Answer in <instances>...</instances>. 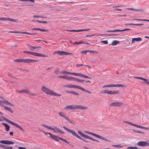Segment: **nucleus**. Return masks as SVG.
<instances>
[{
	"mask_svg": "<svg viewBox=\"0 0 149 149\" xmlns=\"http://www.w3.org/2000/svg\"><path fill=\"white\" fill-rule=\"evenodd\" d=\"M61 72L62 74H70L77 76L81 77H83L85 78L91 79V77L81 73H76L74 72H68L65 70H62V71L61 72Z\"/></svg>",
	"mask_w": 149,
	"mask_h": 149,
	"instance_id": "1",
	"label": "nucleus"
},
{
	"mask_svg": "<svg viewBox=\"0 0 149 149\" xmlns=\"http://www.w3.org/2000/svg\"><path fill=\"white\" fill-rule=\"evenodd\" d=\"M64 130H66L67 132L70 133H71L73 135L75 136L78 139H80L81 140H83L85 142L87 143L88 141L85 139H83L79 136L77 134H76L74 130H71L70 129L67 128L66 127L64 126L63 127Z\"/></svg>",
	"mask_w": 149,
	"mask_h": 149,
	"instance_id": "2",
	"label": "nucleus"
},
{
	"mask_svg": "<svg viewBox=\"0 0 149 149\" xmlns=\"http://www.w3.org/2000/svg\"><path fill=\"white\" fill-rule=\"evenodd\" d=\"M14 61L16 63L22 62L28 63H35L37 62V60L29 59H18L14 60Z\"/></svg>",
	"mask_w": 149,
	"mask_h": 149,
	"instance_id": "3",
	"label": "nucleus"
},
{
	"mask_svg": "<svg viewBox=\"0 0 149 149\" xmlns=\"http://www.w3.org/2000/svg\"><path fill=\"white\" fill-rule=\"evenodd\" d=\"M41 125L43 127H44L52 130L55 133H58L63 134H64V133L63 131L56 127L55 126L54 128H52L51 127L48 126L47 125L43 124H42Z\"/></svg>",
	"mask_w": 149,
	"mask_h": 149,
	"instance_id": "4",
	"label": "nucleus"
},
{
	"mask_svg": "<svg viewBox=\"0 0 149 149\" xmlns=\"http://www.w3.org/2000/svg\"><path fill=\"white\" fill-rule=\"evenodd\" d=\"M63 87H68L69 88H77L80 90H81L82 91L86 92L90 94H91V93L89 91H88L84 88L81 87L77 86L75 85H72V84H68L66 85L63 86Z\"/></svg>",
	"mask_w": 149,
	"mask_h": 149,
	"instance_id": "5",
	"label": "nucleus"
},
{
	"mask_svg": "<svg viewBox=\"0 0 149 149\" xmlns=\"http://www.w3.org/2000/svg\"><path fill=\"white\" fill-rule=\"evenodd\" d=\"M78 134H79L82 137L84 138L85 139H89L92 140L94 141L97 142H99V141L95 139L92 138H91V137L89 136H87L85 134L81 132L80 131H78Z\"/></svg>",
	"mask_w": 149,
	"mask_h": 149,
	"instance_id": "6",
	"label": "nucleus"
},
{
	"mask_svg": "<svg viewBox=\"0 0 149 149\" xmlns=\"http://www.w3.org/2000/svg\"><path fill=\"white\" fill-rule=\"evenodd\" d=\"M41 90L46 94L50 95H52L53 92V91L45 86L42 87Z\"/></svg>",
	"mask_w": 149,
	"mask_h": 149,
	"instance_id": "7",
	"label": "nucleus"
},
{
	"mask_svg": "<svg viewBox=\"0 0 149 149\" xmlns=\"http://www.w3.org/2000/svg\"><path fill=\"white\" fill-rule=\"evenodd\" d=\"M58 114L61 117H62L65 118L67 120L70 122V123L72 124H74V121L70 120L66 116V115L63 112H59L58 113Z\"/></svg>",
	"mask_w": 149,
	"mask_h": 149,
	"instance_id": "8",
	"label": "nucleus"
},
{
	"mask_svg": "<svg viewBox=\"0 0 149 149\" xmlns=\"http://www.w3.org/2000/svg\"><path fill=\"white\" fill-rule=\"evenodd\" d=\"M137 145L141 146H149V143L146 141H140L138 142L137 143Z\"/></svg>",
	"mask_w": 149,
	"mask_h": 149,
	"instance_id": "9",
	"label": "nucleus"
},
{
	"mask_svg": "<svg viewBox=\"0 0 149 149\" xmlns=\"http://www.w3.org/2000/svg\"><path fill=\"white\" fill-rule=\"evenodd\" d=\"M123 104L120 102H112L110 104V106L120 107Z\"/></svg>",
	"mask_w": 149,
	"mask_h": 149,
	"instance_id": "10",
	"label": "nucleus"
},
{
	"mask_svg": "<svg viewBox=\"0 0 149 149\" xmlns=\"http://www.w3.org/2000/svg\"><path fill=\"white\" fill-rule=\"evenodd\" d=\"M75 109H80L82 110H85L88 108L87 107L83 106L81 105H75Z\"/></svg>",
	"mask_w": 149,
	"mask_h": 149,
	"instance_id": "11",
	"label": "nucleus"
},
{
	"mask_svg": "<svg viewBox=\"0 0 149 149\" xmlns=\"http://www.w3.org/2000/svg\"><path fill=\"white\" fill-rule=\"evenodd\" d=\"M0 143H1L8 145L13 144L14 143V142L8 140H1L0 141Z\"/></svg>",
	"mask_w": 149,
	"mask_h": 149,
	"instance_id": "12",
	"label": "nucleus"
},
{
	"mask_svg": "<svg viewBox=\"0 0 149 149\" xmlns=\"http://www.w3.org/2000/svg\"><path fill=\"white\" fill-rule=\"evenodd\" d=\"M75 105H68L65 107L64 108V109L66 110H67L70 109L74 110L75 109Z\"/></svg>",
	"mask_w": 149,
	"mask_h": 149,
	"instance_id": "13",
	"label": "nucleus"
},
{
	"mask_svg": "<svg viewBox=\"0 0 149 149\" xmlns=\"http://www.w3.org/2000/svg\"><path fill=\"white\" fill-rule=\"evenodd\" d=\"M49 134L50 135L51 138L53 139L56 140L57 141H59V140H58L57 139H59V138H60V137L56 136L54 134H52L51 133Z\"/></svg>",
	"mask_w": 149,
	"mask_h": 149,
	"instance_id": "14",
	"label": "nucleus"
},
{
	"mask_svg": "<svg viewBox=\"0 0 149 149\" xmlns=\"http://www.w3.org/2000/svg\"><path fill=\"white\" fill-rule=\"evenodd\" d=\"M33 56L39 57H47L48 56L42 54H39L37 53L34 52Z\"/></svg>",
	"mask_w": 149,
	"mask_h": 149,
	"instance_id": "15",
	"label": "nucleus"
},
{
	"mask_svg": "<svg viewBox=\"0 0 149 149\" xmlns=\"http://www.w3.org/2000/svg\"><path fill=\"white\" fill-rule=\"evenodd\" d=\"M1 102L2 103L4 104L7 105H11V106H14V105H13V104L11 103H10L9 102L8 100H2L1 101Z\"/></svg>",
	"mask_w": 149,
	"mask_h": 149,
	"instance_id": "16",
	"label": "nucleus"
},
{
	"mask_svg": "<svg viewBox=\"0 0 149 149\" xmlns=\"http://www.w3.org/2000/svg\"><path fill=\"white\" fill-rule=\"evenodd\" d=\"M142 40V39L141 38H134L132 39V43H133L135 41L140 42Z\"/></svg>",
	"mask_w": 149,
	"mask_h": 149,
	"instance_id": "17",
	"label": "nucleus"
},
{
	"mask_svg": "<svg viewBox=\"0 0 149 149\" xmlns=\"http://www.w3.org/2000/svg\"><path fill=\"white\" fill-rule=\"evenodd\" d=\"M32 30H39L42 31L47 32L48 30L46 29H42L39 28H33L31 29Z\"/></svg>",
	"mask_w": 149,
	"mask_h": 149,
	"instance_id": "18",
	"label": "nucleus"
},
{
	"mask_svg": "<svg viewBox=\"0 0 149 149\" xmlns=\"http://www.w3.org/2000/svg\"><path fill=\"white\" fill-rule=\"evenodd\" d=\"M0 146L5 149H12L13 148L11 147L3 145H0Z\"/></svg>",
	"mask_w": 149,
	"mask_h": 149,
	"instance_id": "19",
	"label": "nucleus"
},
{
	"mask_svg": "<svg viewBox=\"0 0 149 149\" xmlns=\"http://www.w3.org/2000/svg\"><path fill=\"white\" fill-rule=\"evenodd\" d=\"M2 124L5 127L6 130L7 131L9 130L10 127L6 123H2Z\"/></svg>",
	"mask_w": 149,
	"mask_h": 149,
	"instance_id": "20",
	"label": "nucleus"
},
{
	"mask_svg": "<svg viewBox=\"0 0 149 149\" xmlns=\"http://www.w3.org/2000/svg\"><path fill=\"white\" fill-rule=\"evenodd\" d=\"M3 107L4 109L7 110L11 113H13V111L11 109V108L7 106H3Z\"/></svg>",
	"mask_w": 149,
	"mask_h": 149,
	"instance_id": "21",
	"label": "nucleus"
},
{
	"mask_svg": "<svg viewBox=\"0 0 149 149\" xmlns=\"http://www.w3.org/2000/svg\"><path fill=\"white\" fill-rule=\"evenodd\" d=\"M70 43H71V44L73 45H78L79 44H89L87 43H84L82 42H70Z\"/></svg>",
	"mask_w": 149,
	"mask_h": 149,
	"instance_id": "22",
	"label": "nucleus"
},
{
	"mask_svg": "<svg viewBox=\"0 0 149 149\" xmlns=\"http://www.w3.org/2000/svg\"><path fill=\"white\" fill-rule=\"evenodd\" d=\"M17 92L19 93H26L28 92V89H25L24 90H19Z\"/></svg>",
	"mask_w": 149,
	"mask_h": 149,
	"instance_id": "23",
	"label": "nucleus"
},
{
	"mask_svg": "<svg viewBox=\"0 0 149 149\" xmlns=\"http://www.w3.org/2000/svg\"><path fill=\"white\" fill-rule=\"evenodd\" d=\"M103 93H107L108 94L112 95V91H108L106 90L103 91L102 92Z\"/></svg>",
	"mask_w": 149,
	"mask_h": 149,
	"instance_id": "24",
	"label": "nucleus"
},
{
	"mask_svg": "<svg viewBox=\"0 0 149 149\" xmlns=\"http://www.w3.org/2000/svg\"><path fill=\"white\" fill-rule=\"evenodd\" d=\"M65 91L68 93L72 94H74L75 95H79V94L77 93V92H75V91Z\"/></svg>",
	"mask_w": 149,
	"mask_h": 149,
	"instance_id": "25",
	"label": "nucleus"
},
{
	"mask_svg": "<svg viewBox=\"0 0 149 149\" xmlns=\"http://www.w3.org/2000/svg\"><path fill=\"white\" fill-rule=\"evenodd\" d=\"M16 127H17L20 130H22L23 132H24V130L22 128V127L20 125H18L17 124L15 123L14 125Z\"/></svg>",
	"mask_w": 149,
	"mask_h": 149,
	"instance_id": "26",
	"label": "nucleus"
},
{
	"mask_svg": "<svg viewBox=\"0 0 149 149\" xmlns=\"http://www.w3.org/2000/svg\"><path fill=\"white\" fill-rule=\"evenodd\" d=\"M119 42V41L117 40H114L113 41L111 45L113 46H115L118 44Z\"/></svg>",
	"mask_w": 149,
	"mask_h": 149,
	"instance_id": "27",
	"label": "nucleus"
},
{
	"mask_svg": "<svg viewBox=\"0 0 149 149\" xmlns=\"http://www.w3.org/2000/svg\"><path fill=\"white\" fill-rule=\"evenodd\" d=\"M54 95L55 96H60L61 95V94L57 93H55L54 92V91H53L52 95Z\"/></svg>",
	"mask_w": 149,
	"mask_h": 149,
	"instance_id": "28",
	"label": "nucleus"
},
{
	"mask_svg": "<svg viewBox=\"0 0 149 149\" xmlns=\"http://www.w3.org/2000/svg\"><path fill=\"white\" fill-rule=\"evenodd\" d=\"M114 87V84H111L109 85H105L103 87V88H104L105 87Z\"/></svg>",
	"mask_w": 149,
	"mask_h": 149,
	"instance_id": "29",
	"label": "nucleus"
},
{
	"mask_svg": "<svg viewBox=\"0 0 149 149\" xmlns=\"http://www.w3.org/2000/svg\"><path fill=\"white\" fill-rule=\"evenodd\" d=\"M75 79H76V78H75L73 77H71L68 76L67 80H73L75 81Z\"/></svg>",
	"mask_w": 149,
	"mask_h": 149,
	"instance_id": "30",
	"label": "nucleus"
},
{
	"mask_svg": "<svg viewBox=\"0 0 149 149\" xmlns=\"http://www.w3.org/2000/svg\"><path fill=\"white\" fill-rule=\"evenodd\" d=\"M120 31V30L119 29H115L113 30H109L107 31V32H119Z\"/></svg>",
	"mask_w": 149,
	"mask_h": 149,
	"instance_id": "31",
	"label": "nucleus"
},
{
	"mask_svg": "<svg viewBox=\"0 0 149 149\" xmlns=\"http://www.w3.org/2000/svg\"><path fill=\"white\" fill-rule=\"evenodd\" d=\"M112 146L116 147V148H122L123 146L121 145L120 144H119V145H112Z\"/></svg>",
	"mask_w": 149,
	"mask_h": 149,
	"instance_id": "32",
	"label": "nucleus"
},
{
	"mask_svg": "<svg viewBox=\"0 0 149 149\" xmlns=\"http://www.w3.org/2000/svg\"><path fill=\"white\" fill-rule=\"evenodd\" d=\"M127 149H141V148H138L136 147H129L127 148Z\"/></svg>",
	"mask_w": 149,
	"mask_h": 149,
	"instance_id": "33",
	"label": "nucleus"
},
{
	"mask_svg": "<svg viewBox=\"0 0 149 149\" xmlns=\"http://www.w3.org/2000/svg\"><path fill=\"white\" fill-rule=\"evenodd\" d=\"M59 78H61L67 80L68 76H59L58 77Z\"/></svg>",
	"mask_w": 149,
	"mask_h": 149,
	"instance_id": "34",
	"label": "nucleus"
},
{
	"mask_svg": "<svg viewBox=\"0 0 149 149\" xmlns=\"http://www.w3.org/2000/svg\"><path fill=\"white\" fill-rule=\"evenodd\" d=\"M23 52L24 53H26L32 55H33L34 52H29L27 51H24Z\"/></svg>",
	"mask_w": 149,
	"mask_h": 149,
	"instance_id": "35",
	"label": "nucleus"
},
{
	"mask_svg": "<svg viewBox=\"0 0 149 149\" xmlns=\"http://www.w3.org/2000/svg\"><path fill=\"white\" fill-rule=\"evenodd\" d=\"M142 80L145 81L144 83H146L147 84H149V81L147 79L143 78Z\"/></svg>",
	"mask_w": 149,
	"mask_h": 149,
	"instance_id": "36",
	"label": "nucleus"
},
{
	"mask_svg": "<svg viewBox=\"0 0 149 149\" xmlns=\"http://www.w3.org/2000/svg\"><path fill=\"white\" fill-rule=\"evenodd\" d=\"M135 20L137 21H145L148 22V19H132V20Z\"/></svg>",
	"mask_w": 149,
	"mask_h": 149,
	"instance_id": "37",
	"label": "nucleus"
},
{
	"mask_svg": "<svg viewBox=\"0 0 149 149\" xmlns=\"http://www.w3.org/2000/svg\"><path fill=\"white\" fill-rule=\"evenodd\" d=\"M8 20L12 22H17V21L16 19H13L10 18H8Z\"/></svg>",
	"mask_w": 149,
	"mask_h": 149,
	"instance_id": "38",
	"label": "nucleus"
},
{
	"mask_svg": "<svg viewBox=\"0 0 149 149\" xmlns=\"http://www.w3.org/2000/svg\"><path fill=\"white\" fill-rule=\"evenodd\" d=\"M114 86L115 87H125V86L122 85L121 84H114Z\"/></svg>",
	"mask_w": 149,
	"mask_h": 149,
	"instance_id": "39",
	"label": "nucleus"
},
{
	"mask_svg": "<svg viewBox=\"0 0 149 149\" xmlns=\"http://www.w3.org/2000/svg\"><path fill=\"white\" fill-rule=\"evenodd\" d=\"M8 18L7 17H0V20L3 21H7L8 20Z\"/></svg>",
	"mask_w": 149,
	"mask_h": 149,
	"instance_id": "40",
	"label": "nucleus"
},
{
	"mask_svg": "<svg viewBox=\"0 0 149 149\" xmlns=\"http://www.w3.org/2000/svg\"><path fill=\"white\" fill-rule=\"evenodd\" d=\"M85 80H81L80 79H79L76 78V79H75V81L79 82H83Z\"/></svg>",
	"mask_w": 149,
	"mask_h": 149,
	"instance_id": "41",
	"label": "nucleus"
},
{
	"mask_svg": "<svg viewBox=\"0 0 149 149\" xmlns=\"http://www.w3.org/2000/svg\"><path fill=\"white\" fill-rule=\"evenodd\" d=\"M27 94H28L32 96H34L36 95V94L33 93L31 92H30L29 90L28 89V92L27 93Z\"/></svg>",
	"mask_w": 149,
	"mask_h": 149,
	"instance_id": "42",
	"label": "nucleus"
},
{
	"mask_svg": "<svg viewBox=\"0 0 149 149\" xmlns=\"http://www.w3.org/2000/svg\"><path fill=\"white\" fill-rule=\"evenodd\" d=\"M55 53L59 54L60 55H62L63 54V51H58L56 52Z\"/></svg>",
	"mask_w": 149,
	"mask_h": 149,
	"instance_id": "43",
	"label": "nucleus"
},
{
	"mask_svg": "<svg viewBox=\"0 0 149 149\" xmlns=\"http://www.w3.org/2000/svg\"><path fill=\"white\" fill-rule=\"evenodd\" d=\"M90 29H80L78 30H77V32H79V31H89L90 30Z\"/></svg>",
	"mask_w": 149,
	"mask_h": 149,
	"instance_id": "44",
	"label": "nucleus"
},
{
	"mask_svg": "<svg viewBox=\"0 0 149 149\" xmlns=\"http://www.w3.org/2000/svg\"><path fill=\"white\" fill-rule=\"evenodd\" d=\"M54 72L56 74H58L60 72L59 71V69L58 68H57V69H56L54 71Z\"/></svg>",
	"mask_w": 149,
	"mask_h": 149,
	"instance_id": "45",
	"label": "nucleus"
},
{
	"mask_svg": "<svg viewBox=\"0 0 149 149\" xmlns=\"http://www.w3.org/2000/svg\"><path fill=\"white\" fill-rule=\"evenodd\" d=\"M63 54L65 55H68L69 54H72V53H70L68 52H66L63 51Z\"/></svg>",
	"mask_w": 149,
	"mask_h": 149,
	"instance_id": "46",
	"label": "nucleus"
},
{
	"mask_svg": "<svg viewBox=\"0 0 149 149\" xmlns=\"http://www.w3.org/2000/svg\"><path fill=\"white\" fill-rule=\"evenodd\" d=\"M102 139L103 140H104L106 141H107L110 142V141L108 140L106 138L103 137L102 136H101L100 139Z\"/></svg>",
	"mask_w": 149,
	"mask_h": 149,
	"instance_id": "47",
	"label": "nucleus"
},
{
	"mask_svg": "<svg viewBox=\"0 0 149 149\" xmlns=\"http://www.w3.org/2000/svg\"><path fill=\"white\" fill-rule=\"evenodd\" d=\"M59 139H60L61 140H62V141H63L67 143H68V141H67L66 140H65L64 139H63L62 138H61L60 137V138H59Z\"/></svg>",
	"mask_w": 149,
	"mask_h": 149,
	"instance_id": "48",
	"label": "nucleus"
},
{
	"mask_svg": "<svg viewBox=\"0 0 149 149\" xmlns=\"http://www.w3.org/2000/svg\"><path fill=\"white\" fill-rule=\"evenodd\" d=\"M105 35L108 36H116L118 34H104Z\"/></svg>",
	"mask_w": 149,
	"mask_h": 149,
	"instance_id": "49",
	"label": "nucleus"
},
{
	"mask_svg": "<svg viewBox=\"0 0 149 149\" xmlns=\"http://www.w3.org/2000/svg\"><path fill=\"white\" fill-rule=\"evenodd\" d=\"M101 42L105 44H107L108 43V41L107 40L101 41Z\"/></svg>",
	"mask_w": 149,
	"mask_h": 149,
	"instance_id": "50",
	"label": "nucleus"
},
{
	"mask_svg": "<svg viewBox=\"0 0 149 149\" xmlns=\"http://www.w3.org/2000/svg\"><path fill=\"white\" fill-rule=\"evenodd\" d=\"M88 50H84L83 51H81L80 52L81 53H82L84 54H86L87 52H88Z\"/></svg>",
	"mask_w": 149,
	"mask_h": 149,
	"instance_id": "51",
	"label": "nucleus"
},
{
	"mask_svg": "<svg viewBox=\"0 0 149 149\" xmlns=\"http://www.w3.org/2000/svg\"><path fill=\"white\" fill-rule=\"evenodd\" d=\"M118 92H119V91H112V95L117 94Z\"/></svg>",
	"mask_w": 149,
	"mask_h": 149,
	"instance_id": "52",
	"label": "nucleus"
},
{
	"mask_svg": "<svg viewBox=\"0 0 149 149\" xmlns=\"http://www.w3.org/2000/svg\"><path fill=\"white\" fill-rule=\"evenodd\" d=\"M85 66V65H84V64H76V67H78V66L81 67V66Z\"/></svg>",
	"mask_w": 149,
	"mask_h": 149,
	"instance_id": "53",
	"label": "nucleus"
},
{
	"mask_svg": "<svg viewBox=\"0 0 149 149\" xmlns=\"http://www.w3.org/2000/svg\"><path fill=\"white\" fill-rule=\"evenodd\" d=\"M8 122L9 123H10L11 124L14 125L15 124V123L12 122V121L10 120H8Z\"/></svg>",
	"mask_w": 149,
	"mask_h": 149,
	"instance_id": "54",
	"label": "nucleus"
},
{
	"mask_svg": "<svg viewBox=\"0 0 149 149\" xmlns=\"http://www.w3.org/2000/svg\"><path fill=\"white\" fill-rule=\"evenodd\" d=\"M134 132L136 133H142V134H144V132H142L139 131H137V130H134Z\"/></svg>",
	"mask_w": 149,
	"mask_h": 149,
	"instance_id": "55",
	"label": "nucleus"
},
{
	"mask_svg": "<svg viewBox=\"0 0 149 149\" xmlns=\"http://www.w3.org/2000/svg\"><path fill=\"white\" fill-rule=\"evenodd\" d=\"M131 30V29H130L126 28L124 29L120 30V31H127V30Z\"/></svg>",
	"mask_w": 149,
	"mask_h": 149,
	"instance_id": "56",
	"label": "nucleus"
},
{
	"mask_svg": "<svg viewBox=\"0 0 149 149\" xmlns=\"http://www.w3.org/2000/svg\"><path fill=\"white\" fill-rule=\"evenodd\" d=\"M28 48H29L31 50H32V51L33 50V49L32 46H31L29 45H28Z\"/></svg>",
	"mask_w": 149,
	"mask_h": 149,
	"instance_id": "57",
	"label": "nucleus"
},
{
	"mask_svg": "<svg viewBox=\"0 0 149 149\" xmlns=\"http://www.w3.org/2000/svg\"><path fill=\"white\" fill-rule=\"evenodd\" d=\"M0 117L3 118V119L4 120H5V121H6L7 122H8V119H7V118L4 117H2V116H0Z\"/></svg>",
	"mask_w": 149,
	"mask_h": 149,
	"instance_id": "58",
	"label": "nucleus"
},
{
	"mask_svg": "<svg viewBox=\"0 0 149 149\" xmlns=\"http://www.w3.org/2000/svg\"><path fill=\"white\" fill-rule=\"evenodd\" d=\"M33 49H36L37 48H40L41 47L40 46H38L37 47H32Z\"/></svg>",
	"mask_w": 149,
	"mask_h": 149,
	"instance_id": "59",
	"label": "nucleus"
},
{
	"mask_svg": "<svg viewBox=\"0 0 149 149\" xmlns=\"http://www.w3.org/2000/svg\"><path fill=\"white\" fill-rule=\"evenodd\" d=\"M88 52H89L91 53H95L97 52H96L95 51H92V50H88Z\"/></svg>",
	"mask_w": 149,
	"mask_h": 149,
	"instance_id": "60",
	"label": "nucleus"
},
{
	"mask_svg": "<svg viewBox=\"0 0 149 149\" xmlns=\"http://www.w3.org/2000/svg\"><path fill=\"white\" fill-rule=\"evenodd\" d=\"M134 78H136V79H141L142 80L143 78L142 77H134Z\"/></svg>",
	"mask_w": 149,
	"mask_h": 149,
	"instance_id": "61",
	"label": "nucleus"
},
{
	"mask_svg": "<svg viewBox=\"0 0 149 149\" xmlns=\"http://www.w3.org/2000/svg\"><path fill=\"white\" fill-rule=\"evenodd\" d=\"M18 148L19 149H26V148L25 147H23L20 146L18 147Z\"/></svg>",
	"mask_w": 149,
	"mask_h": 149,
	"instance_id": "62",
	"label": "nucleus"
},
{
	"mask_svg": "<svg viewBox=\"0 0 149 149\" xmlns=\"http://www.w3.org/2000/svg\"><path fill=\"white\" fill-rule=\"evenodd\" d=\"M141 128L143 129H146V130H148L149 128L148 127H146L144 126H142Z\"/></svg>",
	"mask_w": 149,
	"mask_h": 149,
	"instance_id": "63",
	"label": "nucleus"
},
{
	"mask_svg": "<svg viewBox=\"0 0 149 149\" xmlns=\"http://www.w3.org/2000/svg\"><path fill=\"white\" fill-rule=\"evenodd\" d=\"M10 77H12V74L11 73H10L9 72H8L7 74Z\"/></svg>",
	"mask_w": 149,
	"mask_h": 149,
	"instance_id": "64",
	"label": "nucleus"
}]
</instances>
